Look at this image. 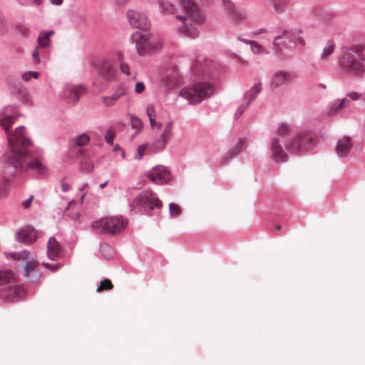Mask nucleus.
Wrapping results in <instances>:
<instances>
[{
	"mask_svg": "<svg viewBox=\"0 0 365 365\" xmlns=\"http://www.w3.org/2000/svg\"><path fill=\"white\" fill-rule=\"evenodd\" d=\"M19 116V111L15 106H7L0 110V126L5 130L8 144L11 148H19L21 146L31 145V140L25 134V128L22 125L14 132L9 131L10 126Z\"/></svg>",
	"mask_w": 365,
	"mask_h": 365,
	"instance_id": "nucleus-1",
	"label": "nucleus"
},
{
	"mask_svg": "<svg viewBox=\"0 0 365 365\" xmlns=\"http://www.w3.org/2000/svg\"><path fill=\"white\" fill-rule=\"evenodd\" d=\"M19 148H11V150L6 153L8 164L11 165L13 170L18 173H24L32 170L41 176L46 175L48 168L42 160L38 158H33L30 161L26 160L29 152Z\"/></svg>",
	"mask_w": 365,
	"mask_h": 365,
	"instance_id": "nucleus-2",
	"label": "nucleus"
},
{
	"mask_svg": "<svg viewBox=\"0 0 365 365\" xmlns=\"http://www.w3.org/2000/svg\"><path fill=\"white\" fill-rule=\"evenodd\" d=\"M24 294L21 287L11 269L0 270V297L6 302H14Z\"/></svg>",
	"mask_w": 365,
	"mask_h": 365,
	"instance_id": "nucleus-3",
	"label": "nucleus"
},
{
	"mask_svg": "<svg viewBox=\"0 0 365 365\" xmlns=\"http://www.w3.org/2000/svg\"><path fill=\"white\" fill-rule=\"evenodd\" d=\"M214 86L210 82H200L180 90L179 96L186 99L190 104H198L210 98L214 93Z\"/></svg>",
	"mask_w": 365,
	"mask_h": 365,
	"instance_id": "nucleus-4",
	"label": "nucleus"
},
{
	"mask_svg": "<svg viewBox=\"0 0 365 365\" xmlns=\"http://www.w3.org/2000/svg\"><path fill=\"white\" fill-rule=\"evenodd\" d=\"M339 59V66L342 73L349 76H358L364 71V65L359 61L352 46H344Z\"/></svg>",
	"mask_w": 365,
	"mask_h": 365,
	"instance_id": "nucleus-5",
	"label": "nucleus"
},
{
	"mask_svg": "<svg viewBox=\"0 0 365 365\" xmlns=\"http://www.w3.org/2000/svg\"><path fill=\"white\" fill-rule=\"evenodd\" d=\"M127 221L122 216L105 217L91 224V229L98 234L115 235L120 232Z\"/></svg>",
	"mask_w": 365,
	"mask_h": 365,
	"instance_id": "nucleus-6",
	"label": "nucleus"
},
{
	"mask_svg": "<svg viewBox=\"0 0 365 365\" xmlns=\"http://www.w3.org/2000/svg\"><path fill=\"white\" fill-rule=\"evenodd\" d=\"M162 206V202L149 190L139 193L130 203L132 209H139L146 215H150L154 207L158 209Z\"/></svg>",
	"mask_w": 365,
	"mask_h": 365,
	"instance_id": "nucleus-7",
	"label": "nucleus"
},
{
	"mask_svg": "<svg viewBox=\"0 0 365 365\" xmlns=\"http://www.w3.org/2000/svg\"><path fill=\"white\" fill-rule=\"evenodd\" d=\"M294 38L295 33L289 30H285L282 34L277 36L272 42L276 53L282 54L283 52L293 51L297 46Z\"/></svg>",
	"mask_w": 365,
	"mask_h": 365,
	"instance_id": "nucleus-8",
	"label": "nucleus"
},
{
	"mask_svg": "<svg viewBox=\"0 0 365 365\" xmlns=\"http://www.w3.org/2000/svg\"><path fill=\"white\" fill-rule=\"evenodd\" d=\"M114 58H106L102 60L97 68L98 76L104 80L106 83L112 81L115 76L116 70L114 68L112 61L113 60H118L119 61L122 59V54L119 51L113 53Z\"/></svg>",
	"mask_w": 365,
	"mask_h": 365,
	"instance_id": "nucleus-9",
	"label": "nucleus"
},
{
	"mask_svg": "<svg viewBox=\"0 0 365 365\" xmlns=\"http://www.w3.org/2000/svg\"><path fill=\"white\" fill-rule=\"evenodd\" d=\"M286 140L280 138L272 137L269 142L271 158L276 162L284 163L287 160V155L283 145Z\"/></svg>",
	"mask_w": 365,
	"mask_h": 365,
	"instance_id": "nucleus-10",
	"label": "nucleus"
},
{
	"mask_svg": "<svg viewBox=\"0 0 365 365\" xmlns=\"http://www.w3.org/2000/svg\"><path fill=\"white\" fill-rule=\"evenodd\" d=\"M15 170L11 165L8 164L6 155H5V165L0 170V199L4 198L9 195L10 191V180L9 175H13Z\"/></svg>",
	"mask_w": 365,
	"mask_h": 365,
	"instance_id": "nucleus-11",
	"label": "nucleus"
},
{
	"mask_svg": "<svg viewBox=\"0 0 365 365\" xmlns=\"http://www.w3.org/2000/svg\"><path fill=\"white\" fill-rule=\"evenodd\" d=\"M312 139V137L309 133L302 132L286 144L285 147L290 152L297 153L300 151L302 149L305 148L311 142Z\"/></svg>",
	"mask_w": 365,
	"mask_h": 365,
	"instance_id": "nucleus-12",
	"label": "nucleus"
},
{
	"mask_svg": "<svg viewBox=\"0 0 365 365\" xmlns=\"http://www.w3.org/2000/svg\"><path fill=\"white\" fill-rule=\"evenodd\" d=\"M148 178L155 184L165 185L170 180V173L165 167L158 165L148 172Z\"/></svg>",
	"mask_w": 365,
	"mask_h": 365,
	"instance_id": "nucleus-13",
	"label": "nucleus"
},
{
	"mask_svg": "<svg viewBox=\"0 0 365 365\" xmlns=\"http://www.w3.org/2000/svg\"><path fill=\"white\" fill-rule=\"evenodd\" d=\"M126 16L131 26L141 30L148 29L149 21L144 14L130 9L127 11Z\"/></svg>",
	"mask_w": 365,
	"mask_h": 365,
	"instance_id": "nucleus-14",
	"label": "nucleus"
},
{
	"mask_svg": "<svg viewBox=\"0 0 365 365\" xmlns=\"http://www.w3.org/2000/svg\"><path fill=\"white\" fill-rule=\"evenodd\" d=\"M296 76L290 71L279 70L275 71L270 80L271 89H276L286 83H290L295 79Z\"/></svg>",
	"mask_w": 365,
	"mask_h": 365,
	"instance_id": "nucleus-15",
	"label": "nucleus"
},
{
	"mask_svg": "<svg viewBox=\"0 0 365 365\" xmlns=\"http://www.w3.org/2000/svg\"><path fill=\"white\" fill-rule=\"evenodd\" d=\"M84 90L83 85L66 84L61 93V97L67 100L68 103L76 104L80 98L81 92Z\"/></svg>",
	"mask_w": 365,
	"mask_h": 365,
	"instance_id": "nucleus-16",
	"label": "nucleus"
},
{
	"mask_svg": "<svg viewBox=\"0 0 365 365\" xmlns=\"http://www.w3.org/2000/svg\"><path fill=\"white\" fill-rule=\"evenodd\" d=\"M126 87L124 85H118L110 96H103L101 97L103 106L106 108L114 106L117 101L126 94Z\"/></svg>",
	"mask_w": 365,
	"mask_h": 365,
	"instance_id": "nucleus-17",
	"label": "nucleus"
},
{
	"mask_svg": "<svg viewBox=\"0 0 365 365\" xmlns=\"http://www.w3.org/2000/svg\"><path fill=\"white\" fill-rule=\"evenodd\" d=\"M37 238L36 232L33 227L30 225L25 226L21 228L16 234V239L26 245H29L35 242Z\"/></svg>",
	"mask_w": 365,
	"mask_h": 365,
	"instance_id": "nucleus-18",
	"label": "nucleus"
},
{
	"mask_svg": "<svg viewBox=\"0 0 365 365\" xmlns=\"http://www.w3.org/2000/svg\"><path fill=\"white\" fill-rule=\"evenodd\" d=\"M182 4L187 15L195 21L202 23L204 21V16L200 9L192 0H182Z\"/></svg>",
	"mask_w": 365,
	"mask_h": 365,
	"instance_id": "nucleus-19",
	"label": "nucleus"
},
{
	"mask_svg": "<svg viewBox=\"0 0 365 365\" xmlns=\"http://www.w3.org/2000/svg\"><path fill=\"white\" fill-rule=\"evenodd\" d=\"M131 40L135 43L136 48L139 54H144L151 46L150 40L147 35L140 32H135L131 36Z\"/></svg>",
	"mask_w": 365,
	"mask_h": 365,
	"instance_id": "nucleus-20",
	"label": "nucleus"
},
{
	"mask_svg": "<svg viewBox=\"0 0 365 365\" xmlns=\"http://www.w3.org/2000/svg\"><path fill=\"white\" fill-rule=\"evenodd\" d=\"M351 148V139L348 137H344L338 140L335 150L339 158H345L349 155Z\"/></svg>",
	"mask_w": 365,
	"mask_h": 365,
	"instance_id": "nucleus-21",
	"label": "nucleus"
},
{
	"mask_svg": "<svg viewBox=\"0 0 365 365\" xmlns=\"http://www.w3.org/2000/svg\"><path fill=\"white\" fill-rule=\"evenodd\" d=\"M24 276L31 282H35L40 278V274L37 269V263L34 260L28 261L24 267Z\"/></svg>",
	"mask_w": 365,
	"mask_h": 365,
	"instance_id": "nucleus-22",
	"label": "nucleus"
},
{
	"mask_svg": "<svg viewBox=\"0 0 365 365\" xmlns=\"http://www.w3.org/2000/svg\"><path fill=\"white\" fill-rule=\"evenodd\" d=\"M222 1L229 11L233 23L238 24L244 21L245 15L235 8L230 0H222Z\"/></svg>",
	"mask_w": 365,
	"mask_h": 365,
	"instance_id": "nucleus-23",
	"label": "nucleus"
},
{
	"mask_svg": "<svg viewBox=\"0 0 365 365\" xmlns=\"http://www.w3.org/2000/svg\"><path fill=\"white\" fill-rule=\"evenodd\" d=\"M247 143V140L246 138H240L234 147L228 150L227 154L224 156L223 160L225 161H228L229 160L236 156L239 153L242 152L246 148Z\"/></svg>",
	"mask_w": 365,
	"mask_h": 365,
	"instance_id": "nucleus-24",
	"label": "nucleus"
},
{
	"mask_svg": "<svg viewBox=\"0 0 365 365\" xmlns=\"http://www.w3.org/2000/svg\"><path fill=\"white\" fill-rule=\"evenodd\" d=\"M60 254V245L56 240L51 237L47 244V255L51 260L56 259Z\"/></svg>",
	"mask_w": 365,
	"mask_h": 365,
	"instance_id": "nucleus-25",
	"label": "nucleus"
},
{
	"mask_svg": "<svg viewBox=\"0 0 365 365\" xmlns=\"http://www.w3.org/2000/svg\"><path fill=\"white\" fill-rule=\"evenodd\" d=\"M176 18L180 19L182 21V23L185 25L183 33L185 36L192 38H195L198 36L199 31L197 29L191 24H185V21L187 20V17L185 16L179 15L176 16Z\"/></svg>",
	"mask_w": 365,
	"mask_h": 365,
	"instance_id": "nucleus-26",
	"label": "nucleus"
},
{
	"mask_svg": "<svg viewBox=\"0 0 365 365\" xmlns=\"http://www.w3.org/2000/svg\"><path fill=\"white\" fill-rule=\"evenodd\" d=\"M336 48V45L333 42H328L324 46L322 52L319 56V59L322 62H327L330 58L331 56L334 53Z\"/></svg>",
	"mask_w": 365,
	"mask_h": 365,
	"instance_id": "nucleus-27",
	"label": "nucleus"
},
{
	"mask_svg": "<svg viewBox=\"0 0 365 365\" xmlns=\"http://www.w3.org/2000/svg\"><path fill=\"white\" fill-rule=\"evenodd\" d=\"M262 90V84L261 82L256 84L255 86L252 87L245 95V101L250 103L252 101H254L257 96L259 94V93Z\"/></svg>",
	"mask_w": 365,
	"mask_h": 365,
	"instance_id": "nucleus-28",
	"label": "nucleus"
},
{
	"mask_svg": "<svg viewBox=\"0 0 365 365\" xmlns=\"http://www.w3.org/2000/svg\"><path fill=\"white\" fill-rule=\"evenodd\" d=\"M290 126L284 123H281L278 125L276 133L274 137L280 138L287 141V137L289 134Z\"/></svg>",
	"mask_w": 365,
	"mask_h": 365,
	"instance_id": "nucleus-29",
	"label": "nucleus"
},
{
	"mask_svg": "<svg viewBox=\"0 0 365 365\" xmlns=\"http://www.w3.org/2000/svg\"><path fill=\"white\" fill-rule=\"evenodd\" d=\"M158 4L163 14H173L175 11L174 5L167 0H158Z\"/></svg>",
	"mask_w": 365,
	"mask_h": 365,
	"instance_id": "nucleus-30",
	"label": "nucleus"
},
{
	"mask_svg": "<svg viewBox=\"0 0 365 365\" xmlns=\"http://www.w3.org/2000/svg\"><path fill=\"white\" fill-rule=\"evenodd\" d=\"M172 130V123H169L164 128L163 131L160 135V143L162 147H164L168 143L170 135Z\"/></svg>",
	"mask_w": 365,
	"mask_h": 365,
	"instance_id": "nucleus-31",
	"label": "nucleus"
},
{
	"mask_svg": "<svg viewBox=\"0 0 365 365\" xmlns=\"http://www.w3.org/2000/svg\"><path fill=\"white\" fill-rule=\"evenodd\" d=\"M100 252L106 259H110L114 255V250L111 246L108 244H103L100 246Z\"/></svg>",
	"mask_w": 365,
	"mask_h": 365,
	"instance_id": "nucleus-32",
	"label": "nucleus"
},
{
	"mask_svg": "<svg viewBox=\"0 0 365 365\" xmlns=\"http://www.w3.org/2000/svg\"><path fill=\"white\" fill-rule=\"evenodd\" d=\"M90 141V136L87 133H81L77 135L74 139V144L77 146H83Z\"/></svg>",
	"mask_w": 365,
	"mask_h": 365,
	"instance_id": "nucleus-33",
	"label": "nucleus"
},
{
	"mask_svg": "<svg viewBox=\"0 0 365 365\" xmlns=\"http://www.w3.org/2000/svg\"><path fill=\"white\" fill-rule=\"evenodd\" d=\"M352 46L359 59L365 63V44H354Z\"/></svg>",
	"mask_w": 365,
	"mask_h": 365,
	"instance_id": "nucleus-34",
	"label": "nucleus"
},
{
	"mask_svg": "<svg viewBox=\"0 0 365 365\" xmlns=\"http://www.w3.org/2000/svg\"><path fill=\"white\" fill-rule=\"evenodd\" d=\"M130 120L132 127L136 130L135 133H139L143 128L142 120L135 115H130Z\"/></svg>",
	"mask_w": 365,
	"mask_h": 365,
	"instance_id": "nucleus-35",
	"label": "nucleus"
},
{
	"mask_svg": "<svg viewBox=\"0 0 365 365\" xmlns=\"http://www.w3.org/2000/svg\"><path fill=\"white\" fill-rule=\"evenodd\" d=\"M181 213V208L180 207L175 204V203H170L169 205V214L171 217H179Z\"/></svg>",
	"mask_w": 365,
	"mask_h": 365,
	"instance_id": "nucleus-36",
	"label": "nucleus"
},
{
	"mask_svg": "<svg viewBox=\"0 0 365 365\" xmlns=\"http://www.w3.org/2000/svg\"><path fill=\"white\" fill-rule=\"evenodd\" d=\"M39 76V73L37 71H26L23 73L21 76L22 81L26 82L29 81L31 78L36 79Z\"/></svg>",
	"mask_w": 365,
	"mask_h": 365,
	"instance_id": "nucleus-37",
	"label": "nucleus"
},
{
	"mask_svg": "<svg viewBox=\"0 0 365 365\" xmlns=\"http://www.w3.org/2000/svg\"><path fill=\"white\" fill-rule=\"evenodd\" d=\"M112 287L113 285L111 282L108 279H104L101 282L100 284L98 286L96 291L101 292L102 290H108L110 289Z\"/></svg>",
	"mask_w": 365,
	"mask_h": 365,
	"instance_id": "nucleus-38",
	"label": "nucleus"
},
{
	"mask_svg": "<svg viewBox=\"0 0 365 365\" xmlns=\"http://www.w3.org/2000/svg\"><path fill=\"white\" fill-rule=\"evenodd\" d=\"M37 41L39 47L41 48L48 47L50 46L51 42L50 39L44 35H43L41 33V35L38 37Z\"/></svg>",
	"mask_w": 365,
	"mask_h": 365,
	"instance_id": "nucleus-39",
	"label": "nucleus"
},
{
	"mask_svg": "<svg viewBox=\"0 0 365 365\" xmlns=\"http://www.w3.org/2000/svg\"><path fill=\"white\" fill-rule=\"evenodd\" d=\"M173 71H171V70H167L165 71V75H162L161 76V81L162 82L166 85L167 86H169L170 85L172 84V81H173V77H170V73H173Z\"/></svg>",
	"mask_w": 365,
	"mask_h": 365,
	"instance_id": "nucleus-40",
	"label": "nucleus"
},
{
	"mask_svg": "<svg viewBox=\"0 0 365 365\" xmlns=\"http://www.w3.org/2000/svg\"><path fill=\"white\" fill-rule=\"evenodd\" d=\"M250 48L252 51L255 54L263 53V50L261 46L255 41H250Z\"/></svg>",
	"mask_w": 365,
	"mask_h": 365,
	"instance_id": "nucleus-41",
	"label": "nucleus"
},
{
	"mask_svg": "<svg viewBox=\"0 0 365 365\" xmlns=\"http://www.w3.org/2000/svg\"><path fill=\"white\" fill-rule=\"evenodd\" d=\"M250 104V103H249V102L245 101V103H242L241 105H240L235 114V118H239L248 108Z\"/></svg>",
	"mask_w": 365,
	"mask_h": 365,
	"instance_id": "nucleus-42",
	"label": "nucleus"
},
{
	"mask_svg": "<svg viewBox=\"0 0 365 365\" xmlns=\"http://www.w3.org/2000/svg\"><path fill=\"white\" fill-rule=\"evenodd\" d=\"M146 148H147L146 145H144V144L138 145L137 148L136 155H135V159L138 160H141L143 156V154L146 150Z\"/></svg>",
	"mask_w": 365,
	"mask_h": 365,
	"instance_id": "nucleus-43",
	"label": "nucleus"
},
{
	"mask_svg": "<svg viewBox=\"0 0 365 365\" xmlns=\"http://www.w3.org/2000/svg\"><path fill=\"white\" fill-rule=\"evenodd\" d=\"M342 108H344V106H342V104H341V101H339V99H336L333 101L331 108H330V112L335 113Z\"/></svg>",
	"mask_w": 365,
	"mask_h": 365,
	"instance_id": "nucleus-44",
	"label": "nucleus"
},
{
	"mask_svg": "<svg viewBox=\"0 0 365 365\" xmlns=\"http://www.w3.org/2000/svg\"><path fill=\"white\" fill-rule=\"evenodd\" d=\"M114 138H115V134L113 131L108 130L106 132V135H105V140L107 143H108L109 145L113 144Z\"/></svg>",
	"mask_w": 365,
	"mask_h": 365,
	"instance_id": "nucleus-45",
	"label": "nucleus"
},
{
	"mask_svg": "<svg viewBox=\"0 0 365 365\" xmlns=\"http://www.w3.org/2000/svg\"><path fill=\"white\" fill-rule=\"evenodd\" d=\"M119 68L122 73L126 76H128L130 74V69L128 64L121 62L120 63Z\"/></svg>",
	"mask_w": 365,
	"mask_h": 365,
	"instance_id": "nucleus-46",
	"label": "nucleus"
},
{
	"mask_svg": "<svg viewBox=\"0 0 365 365\" xmlns=\"http://www.w3.org/2000/svg\"><path fill=\"white\" fill-rule=\"evenodd\" d=\"M21 97H22V100L24 101V103L29 104V105L32 104L31 97L26 91H23Z\"/></svg>",
	"mask_w": 365,
	"mask_h": 365,
	"instance_id": "nucleus-47",
	"label": "nucleus"
},
{
	"mask_svg": "<svg viewBox=\"0 0 365 365\" xmlns=\"http://www.w3.org/2000/svg\"><path fill=\"white\" fill-rule=\"evenodd\" d=\"M32 59L36 64H38L41 62L40 56L38 52V46L36 47L35 50L32 53Z\"/></svg>",
	"mask_w": 365,
	"mask_h": 365,
	"instance_id": "nucleus-48",
	"label": "nucleus"
},
{
	"mask_svg": "<svg viewBox=\"0 0 365 365\" xmlns=\"http://www.w3.org/2000/svg\"><path fill=\"white\" fill-rule=\"evenodd\" d=\"M146 113L149 118L155 117V109L153 105H149L147 106Z\"/></svg>",
	"mask_w": 365,
	"mask_h": 365,
	"instance_id": "nucleus-49",
	"label": "nucleus"
},
{
	"mask_svg": "<svg viewBox=\"0 0 365 365\" xmlns=\"http://www.w3.org/2000/svg\"><path fill=\"white\" fill-rule=\"evenodd\" d=\"M145 89V86L143 82H138L135 86V92L136 93H141Z\"/></svg>",
	"mask_w": 365,
	"mask_h": 365,
	"instance_id": "nucleus-50",
	"label": "nucleus"
},
{
	"mask_svg": "<svg viewBox=\"0 0 365 365\" xmlns=\"http://www.w3.org/2000/svg\"><path fill=\"white\" fill-rule=\"evenodd\" d=\"M347 96L352 101H357L360 98L361 96V93H359L357 92H350L347 94Z\"/></svg>",
	"mask_w": 365,
	"mask_h": 365,
	"instance_id": "nucleus-51",
	"label": "nucleus"
},
{
	"mask_svg": "<svg viewBox=\"0 0 365 365\" xmlns=\"http://www.w3.org/2000/svg\"><path fill=\"white\" fill-rule=\"evenodd\" d=\"M61 185L62 187V191L64 192L68 191V190L70 189V186L68 183H66L65 178H62L61 180Z\"/></svg>",
	"mask_w": 365,
	"mask_h": 365,
	"instance_id": "nucleus-52",
	"label": "nucleus"
},
{
	"mask_svg": "<svg viewBox=\"0 0 365 365\" xmlns=\"http://www.w3.org/2000/svg\"><path fill=\"white\" fill-rule=\"evenodd\" d=\"M34 199V196L33 195H31L26 201L23 202H22V207L24 208V209H26L29 207L31 201L33 200Z\"/></svg>",
	"mask_w": 365,
	"mask_h": 365,
	"instance_id": "nucleus-53",
	"label": "nucleus"
},
{
	"mask_svg": "<svg viewBox=\"0 0 365 365\" xmlns=\"http://www.w3.org/2000/svg\"><path fill=\"white\" fill-rule=\"evenodd\" d=\"M295 41H297V45L304 46L305 44L304 40L302 36H299L297 34L295 33Z\"/></svg>",
	"mask_w": 365,
	"mask_h": 365,
	"instance_id": "nucleus-54",
	"label": "nucleus"
},
{
	"mask_svg": "<svg viewBox=\"0 0 365 365\" xmlns=\"http://www.w3.org/2000/svg\"><path fill=\"white\" fill-rule=\"evenodd\" d=\"M43 266L51 271H56L58 268V266L56 264H52L49 263H43Z\"/></svg>",
	"mask_w": 365,
	"mask_h": 365,
	"instance_id": "nucleus-55",
	"label": "nucleus"
},
{
	"mask_svg": "<svg viewBox=\"0 0 365 365\" xmlns=\"http://www.w3.org/2000/svg\"><path fill=\"white\" fill-rule=\"evenodd\" d=\"M82 169L83 171H85L86 173H90L93 169V165L90 164V163L86 164L82 167Z\"/></svg>",
	"mask_w": 365,
	"mask_h": 365,
	"instance_id": "nucleus-56",
	"label": "nucleus"
},
{
	"mask_svg": "<svg viewBox=\"0 0 365 365\" xmlns=\"http://www.w3.org/2000/svg\"><path fill=\"white\" fill-rule=\"evenodd\" d=\"M339 101H341V104H342L344 108L348 107L350 103V101L347 98L339 99Z\"/></svg>",
	"mask_w": 365,
	"mask_h": 365,
	"instance_id": "nucleus-57",
	"label": "nucleus"
},
{
	"mask_svg": "<svg viewBox=\"0 0 365 365\" xmlns=\"http://www.w3.org/2000/svg\"><path fill=\"white\" fill-rule=\"evenodd\" d=\"M267 29H264V28H262V29H257L256 31H253L252 32V35H259V34H265L267 33Z\"/></svg>",
	"mask_w": 365,
	"mask_h": 365,
	"instance_id": "nucleus-58",
	"label": "nucleus"
},
{
	"mask_svg": "<svg viewBox=\"0 0 365 365\" xmlns=\"http://www.w3.org/2000/svg\"><path fill=\"white\" fill-rule=\"evenodd\" d=\"M114 1L117 5L120 6H125L129 1V0H114Z\"/></svg>",
	"mask_w": 365,
	"mask_h": 365,
	"instance_id": "nucleus-59",
	"label": "nucleus"
},
{
	"mask_svg": "<svg viewBox=\"0 0 365 365\" xmlns=\"http://www.w3.org/2000/svg\"><path fill=\"white\" fill-rule=\"evenodd\" d=\"M19 256L23 259H28L29 256V252L27 251H23L19 253Z\"/></svg>",
	"mask_w": 365,
	"mask_h": 365,
	"instance_id": "nucleus-60",
	"label": "nucleus"
},
{
	"mask_svg": "<svg viewBox=\"0 0 365 365\" xmlns=\"http://www.w3.org/2000/svg\"><path fill=\"white\" fill-rule=\"evenodd\" d=\"M41 33L50 39L51 36L54 34V31L53 30H50L48 31H42Z\"/></svg>",
	"mask_w": 365,
	"mask_h": 365,
	"instance_id": "nucleus-61",
	"label": "nucleus"
},
{
	"mask_svg": "<svg viewBox=\"0 0 365 365\" xmlns=\"http://www.w3.org/2000/svg\"><path fill=\"white\" fill-rule=\"evenodd\" d=\"M50 2L53 5H61L63 4V0H50Z\"/></svg>",
	"mask_w": 365,
	"mask_h": 365,
	"instance_id": "nucleus-62",
	"label": "nucleus"
},
{
	"mask_svg": "<svg viewBox=\"0 0 365 365\" xmlns=\"http://www.w3.org/2000/svg\"><path fill=\"white\" fill-rule=\"evenodd\" d=\"M149 120H150V125H151L152 127L155 126V123H156V122H155V117H154V118H149Z\"/></svg>",
	"mask_w": 365,
	"mask_h": 365,
	"instance_id": "nucleus-63",
	"label": "nucleus"
},
{
	"mask_svg": "<svg viewBox=\"0 0 365 365\" xmlns=\"http://www.w3.org/2000/svg\"><path fill=\"white\" fill-rule=\"evenodd\" d=\"M74 202H75V200H71L70 202H68V205H67V206H66V207L65 208V211H67V210L69 209L70 206H71L72 204H73Z\"/></svg>",
	"mask_w": 365,
	"mask_h": 365,
	"instance_id": "nucleus-64",
	"label": "nucleus"
}]
</instances>
